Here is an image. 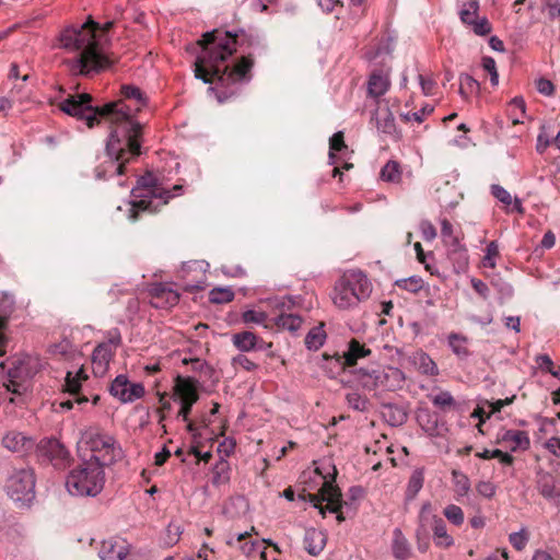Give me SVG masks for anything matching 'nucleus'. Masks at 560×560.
I'll list each match as a JSON object with an SVG mask.
<instances>
[{"instance_id":"obj_22","label":"nucleus","mask_w":560,"mask_h":560,"mask_svg":"<svg viewBox=\"0 0 560 560\" xmlns=\"http://www.w3.org/2000/svg\"><path fill=\"white\" fill-rule=\"evenodd\" d=\"M382 416L390 427H400L408 420V411L406 407L392 402H383Z\"/></svg>"},{"instance_id":"obj_33","label":"nucleus","mask_w":560,"mask_h":560,"mask_svg":"<svg viewBox=\"0 0 560 560\" xmlns=\"http://www.w3.org/2000/svg\"><path fill=\"white\" fill-rule=\"evenodd\" d=\"M447 343L453 353L462 360L467 359L471 354L467 347L468 338L462 334L451 332L447 337Z\"/></svg>"},{"instance_id":"obj_14","label":"nucleus","mask_w":560,"mask_h":560,"mask_svg":"<svg viewBox=\"0 0 560 560\" xmlns=\"http://www.w3.org/2000/svg\"><path fill=\"white\" fill-rule=\"evenodd\" d=\"M196 383L197 381L191 377H177V383L175 385V395L180 400V409L177 413V417L182 418L184 421H188L192 406L199 399Z\"/></svg>"},{"instance_id":"obj_37","label":"nucleus","mask_w":560,"mask_h":560,"mask_svg":"<svg viewBox=\"0 0 560 560\" xmlns=\"http://www.w3.org/2000/svg\"><path fill=\"white\" fill-rule=\"evenodd\" d=\"M424 482V472L423 468H417L412 471L407 489H406V500H413L418 492L422 489Z\"/></svg>"},{"instance_id":"obj_24","label":"nucleus","mask_w":560,"mask_h":560,"mask_svg":"<svg viewBox=\"0 0 560 560\" xmlns=\"http://www.w3.org/2000/svg\"><path fill=\"white\" fill-rule=\"evenodd\" d=\"M410 362L419 373L428 376H436L439 368L432 358L424 351L418 350L410 357Z\"/></svg>"},{"instance_id":"obj_43","label":"nucleus","mask_w":560,"mask_h":560,"mask_svg":"<svg viewBox=\"0 0 560 560\" xmlns=\"http://www.w3.org/2000/svg\"><path fill=\"white\" fill-rule=\"evenodd\" d=\"M234 292L229 288H214L209 292V301L212 304H224L234 300Z\"/></svg>"},{"instance_id":"obj_63","label":"nucleus","mask_w":560,"mask_h":560,"mask_svg":"<svg viewBox=\"0 0 560 560\" xmlns=\"http://www.w3.org/2000/svg\"><path fill=\"white\" fill-rule=\"evenodd\" d=\"M431 512H432L431 503L424 502L421 506V510H420V513L418 516V524H425V526L428 527V525L432 522L433 514H431Z\"/></svg>"},{"instance_id":"obj_41","label":"nucleus","mask_w":560,"mask_h":560,"mask_svg":"<svg viewBox=\"0 0 560 560\" xmlns=\"http://www.w3.org/2000/svg\"><path fill=\"white\" fill-rule=\"evenodd\" d=\"M394 284L410 293H418L423 288L424 281L419 276H411L408 278L397 279Z\"/></svg>"},{"instance_id":"obj_7","label":"nucleus","mask_w":560,"mask_h":560,"mask_svg":"<svg viewBox=\"0 0 560 560\" xmlns=\"http://www.w3.org/2000/svg\"><path fill=\"white\" fill-rule=\"evenodd\" d=\"M358 283L361 287V298H369L372 292V284L366 275L361 270H351L345 273L334 287L332 302L340 310H347L359 304L354 298L351 285Z\"/></svg>"},{"instance_id":"obj_21","label":"nucleus","mask_w":560,"mask_h":560,"mask_svg":"<svg viewBox=\"0 0 560 560\" xmlns=\"http://www.w3.org/2000/svg\"><path fill=\"white\" fill-rule=\"evenodd\" d=\"M556 477L542 469L537 472V490L547 500L560 501V489L556 487Z\"/></svg>"},{"instance_id":"obj_55","label":"nucleus","mask_w":560,"mask_h":560,"mask_svg":"<svg viewBox=\"0 0 560 560\" xmlns=\"http://www.w3.org/2000/svg\"><path fill=\"white\" fill-rule=\"evenodd\" d=\"M82 383L73 375L72 372H67L65 378V390L71 395H78L81 390Z\"/></svg>"},{"instance_id":"obj_20","label":"nucleus","mask_w":560,"mask_h":560,"mask_svg":"<svg viewBox=\"0 0 560 560\" xmlns=\"http://www.w3.org/2000/svg\"><path fill=\"white\" fill-rule=\"evenodd\" d=\"M2 446L23 457L33 448L34 441L21 432L11 431L2 436Z\"/></svg>"},{"instance_id":"obj_61","label":"nucleus","mask_w":560,"mask_h":560,"mask_svg":"<svg viewBox=\"0 0 560 560\" xmlns=\"http://www.w3.org/2000/svg\"><path fill=\"white\" fill-rule=\"evenodd\" d=\"M167 288L168 287L162 282L153 283L149 290V294L153 299L152 302H161L164 299Z\"/></svg>"},{"instance_id":"obj_1","label":"nucleus","mask_w":560,"mask_h":560,"mask_svg":"<svg viewBox=\"0 0 560 560\" xmlns=\"http://www.w3.org/2000/svg\"><path fill=\"white\" fill-rule=\"evenodd\" d=\"M199 52L194 62L195 78L205 84H213L208 88L209 93H214L219 103H224L237 92V85L250 82L252 69L255 65L252 52L244 54L230 61L237 49L265 50L266 45L258 34L244 28L225 31L214 28L206 32L197 40Z\"/></svg>"},{"instance_id":"obj_36","label":"nucleus","mask_w":560,"mask_h":560,"mask_svg":"<svg viewBox=\"0 0 560 560\" xmlns=\"http://www.w3.org/2000/svg\"><path fill=\"white\" fill-rule=\"evenodd\" d=\"M120 93L126 100H133L137 104L136 112L148 105V97L142 90L132 84L121 85Z\"/></svg>"},{"instance_id":"obj_47","label":"nucleus","mask_w":560,"mask_h":560,"mask_svg":"<svg viewBox=\"0 0 560 560\" xmlns=\"http://www.w3.org/2000/svg\"><path fill=\"white\" fill-rule=\"evenodd\" d=\"M444 516L454 525L460 526L464 523V512L462 508L450 504L444 509Z\"/></svg>"},{"instance_id":"obj_53","label":"nucleus","mask_w":560,"mask_h":560,"mask_svg":"<svg viewBox=\"0 0 560 560\" xmlns=\"http://www.w3.org/2000/svg\"><path fill=\"white\" fill-rule=\"evenodd\" d=\"M432 402L434 406L440 408H451L456 405L454 397L447 390L441 392L434 397H432Z\"/></svg>"},{"instance_id":"obj_62","label":"nucleus","mask_w":560,"mask_h":560,"mask_svg":"<svg viewBox=\"0 0 560 560\" xmlns=\"http://www.w3.org/2000/svg\"><path fill=\"white\" fill-rule=\"evenodd\" d=\"M347 145L345 143V137L342 131L335 132L331 138L329 139V149L331 151L340 152L343 149H346Z\"/></svg>"},{"instance_id":"obj_50","label":"nucleus","mask_w":560,"mask_h":560,"mask_svg":"<svg viewBox=\"0 0 560 560\" xmlns=\"http://www.w3.org/2000/svg\"><path fill=\"white\" fill-rule=\"evenodd\" d=\"M433 110H434V107L432 105L425 104L420 110L415 112L412 114H409V113L400 114V118L406 122L410 121L411 119H413L417 122H422L424 119V116L430 115L431 113H433Z\"/></svg>"},{"instance_id":"obj_28","label":"nucleus","mask_w":560,"mask_h":560,"mask_svg":"<svg viewBox=\"0 0 560 560\" xmlns=\"http://www.w3.org/2000/svg\"><path fill=\"white\" fill-rule=\"evenodd\" d=\"M432 530L435 546L450 548L454 545V539L447 534L446 524L442 517L438 515L432 516Z\"/></svg>"},{"instance_id":"obj_13","label":"nucleus","mask_w":560,"mask_h":560,"mask_svg":"<svg viewBox=\"0 0 560 560\" xmlns=\"http://www.w3.org/2000/svg\"><path fill=\"white\" fill-rule=\"evenodd\" d=\"M372 351L370 348H366L365 345L352 338L348 343V350L342 355L336 352L334 361L335 369H329V377H336V375L346 368L357 365L359 359L369 357Z\"/></svg>"},{"instance_id":"obj_19","label":"nucleus","mask_w":560,"mask_h":560,"mask_svg":"<svg viewBox=\"0 0 560 560\" xmlns=\"http://www.w3.org/2000/svg\"><path fill=\"white\" fill-rule=\"evenodd\" d=\"M447 257L453 266V271L460 275L467 271L469 266V255L465 245L460 244L459 238H452L447 242Z\"/></svg>"},{"instance_id":"obj_44","label":"nucleus","mask_w":560,"mask_h":560,"mask_svg":"<svg viewBox=\"0 0 560 560\" xmlns=\"http://www.w3.org/2000/svg\"><path fill=\"white\" fill-rule=\"evenodd\" d=\"M188 362L191 363V368L195 372L200 373L201 375H205L208 378H211L214 374V369L209 365L205 360L201 359H184L183 363L187 364Z\"/></svg>"},{"instance_id":"obj_18","label":"nucleus","mask_w":560,"mask_h":560,"mask_svg":"<svg viewBox=\"0 0 560 560\" xmlns=\"http://www.w3.org/2000/svg\"><path fill=\"white\" fill-rule=\"evenodd\" d=\"M323 500H327L328 505L326 509L330 513H336L337 521L339 523L345 521V516L340 509L342 508L343 501L341 499V491L338 486L335 485V476L331 480L325 479L323 482Z\"/></svg>"},{"instance_id":"obj_29","label":"nucleus","mask_w":560,"mask_h":560,"mask_svg":"<svg viewBox=\"0 0 560 560\" xmlns=\"http://www.w3.org/2000/svg\"><path fill=\"white\" fill-rule=\"evenodd\" d=\"M497 442H513L515 445L511 448L512 452H516L517 450L526 451L530 447V440L527 432L518 430H505L498 436Z\"/></svg>"},{"instance_id":"obj_12","label":"nucleus","mask_w":560,"mask_h":560,"mask_svg":"<svg viewBox=\"0 0 560 560\" xmlns=\"http://www.w3.org/2000/svg\"><path fill=\"white\" fill-rule=\"evenodd\" d=\"M121 345V335L118 328H113L106 332V341L98 343L92 353L94 374H103L108 366L109 361L115 354V349Z\"/></svg>"},{"instance_id":"obj_39","label":"nucleus","mask_w":560,"mask_h":560,"mask_svg":"<svg viewBox=\"0 0 560 560\" xmlns=\"http://www.w3.org/2000/svg\"><path fill=\"white\" fill-rule=\"evenodd\" d=\"M381 178L388 183H399L401 179V168L397 161H388L381 170Z\"/></svg>"},{"instance_id":"obj_32","label":"nucleus","mask_w":560,"mask_h":560,"mask_svg":"<svg viewBox=\"0 0 560 560\" xmlns=\"http://www.w3.org/2000/svg\"><path fill=\"white\" fill-rule=\"evenodd\" d=\"M16 305L12 294L2 292V357L5 354L4 347L7 346L8 338L4 334L7 323L11 315L15 312Z\"/></svg>"},{"instance_id":"obj_49","label":"nucleus","mask_w":560,"mask_h":560,"mask_svg":"<svg viewBox=\"0 0 560 560\" xmlns=\"http://www.w3.org/2000/svg\"><path fill=\"white\" fill-rule=\"evenodd\" d=\"M482 68L490 74V82L492 85H498L499 73L497 70L495 60L492 57L485 56L481 60Z\"/></svg>"},{"instance_id":"obj_52","label":"nucleus","mask_w":560,"mask_h":560,"mask_svg":"<svg viewBox=\"0 0 560 560\" xmlns=\"http://www.w3.org/2000/svg\"><path fill=\"white\" fill-rule=\"evenodd\" d=\"M267 313L262 311L247 310L242 314V320L245 324H264L267 319Z\"/></svg>"},{"instance_id":"obj_3","label":"nucleus","mask_w":560,"mask_h":560,"mask_svg":"<svg viewBox=\"0 0 560 560\" xmlns=\"http://www.w3.org/2000/svg\"><path fill=\"white\" fill-rule=\"evenodd\" d=\"M114 24V21L101 24L89 15L81 25L71 24L60 32L58 37L60 47L69 51H80L77 57L68 60L73 74L89 77L113 65V61L102 52L101 46L107 42V33Z\"/></svg>"},{"instance_id":"obj_10","label":"nucleus","mask_w":560,"mask_h":560,"mask_svg":"<svg viewBox=\"0 0 560 560\" xmlns=\"http://www.w3.org/2000/svg\"><path fill=\"white\" fill-rule=\"evenodd\" d=\"M36 457L40 465H51L63 470L71 462L68 448L56 438H44L36 445Z\"/></svg>"},{"instance_id":"obj_54","label":"nucleus","mask_w":560,"mask_h":560,"mask_svg":"<svg viewBox=\"0 0 560 560\" xmlns=\"http://www.w3.org/2000/svg\"><path fill=\"white\" fill-rule=\"evenodd\" d=\"M472 26V31L478 36H486L491 33L492 26L487 18H482L479 20H475L474 23L470 24Z\"/></svg>"},{"instance_id":"obj_9","label":"nucleus","mask_w":560,"mask_h":560,"mask_svg":"<svg viewBox=\"0 0 560 560\" xmlns=\"http://www.w3.org/2000/svg\"><path fill=\"white\" fill-rule=\"evenodd\" d=\"M84 441L92 455L101 457V464L104 467L110 466L124 457V451L113 435L86 431Z\"/></svg>"},{"instance_id":"obj_45","label":"nucleus","mask_w":560,"mask_h":560,"mask_svg":"<svg viewBox=\"0 0 560 560\" xmlns=\"http://www.w3.org/2000/svg\"><path fill=\"white\" fill-rule=\"evenodd\" d=\"M452 477H453V481H454L457 492L460 495L467 494L468 491L470 490L469 478L464 472H462L459 470H453Z\"/></svg>"},{"instance_id":"obj_26","label":"nucleus","mask_w":560,"mask_h":560,"mask_svg":"<svg viewBox=\"0 0 560 560\" xmlns=\"http://www.w3.org/2000/svg\"><path fill=\"white\" fill-rule=\"evenodd\" d=\"M304 548L311 556L319 555L326 545V535L315 528L306 529L304 535Z\"/></svg>"},{"instance_id":"obj_31","label":"nucleus","mask_w":560,"mask_h":560,"mask_svg":"<svg viewBox=\"0 0 560 560\" xmlns=\"http://www.w3.org/2000/svg\"><path fill=\"white\" fill-rule=\"evenodd\" d=\"M325 323L320 322L317 326L310 329L304 339V345L310 351H317L326 341Z\"/></svg>"},{"instance_id":"obj_48","label":"nucleus","mask_w":560,"mask_h":560,"mask_svg":"<svg viewBox=\"0 0 560 560\" xmlns=\"http://www.w3.org/2000/svg\"><path fill=\"white\" fill-rule=\"evenodd\" d=\"M509 541L517 551L523 550L528 541V534L526 529L522 528L520 532L510 534Z\"/></svg>"},{"instance_id":"obj_38","label":"nucleus","mask_w":560,"mask_h":560,"mask_svg":"<svg viewBox=\"0 0 560 560\" xmlns=\"http://www.w3.org/2000/svg\"><path fill=\"white\" fill-rule=\"evenodd\" d=\"M376 127L378 131L385 135L394 136L396 139L401 138V133L396 127L395 117L389 109L386 110L384 118L377 119Z\"/></svg>"},{"instance_id":"obj_59","label":"nucleus","mask_w":560,"mask_h":560,"mask_svg":"<svg viewBox=\"0 0 560 560\" xmlns=\"http://www.w3.org/2000/svg\"><path fill=\"white\" fill-rule=\"evenodd\" d=\"M206 288V276L203 273H201L200 278L192 281V282H188V281H185L182 285V289L186 292H199V291H202L205 290Z\"/></svg>"},{"instance_id":"obj_60","label":"nucleus","mask_w":560,"mask_h":560,"mask_svg":"<svg viewBox=\"0 0 560 560\" xmlns=\"http://www.w3.org/2000/svg\"><path fill=\"white\" fill-rule=\"evenodd\" d=\"M420 231H421V234H422V237H423L424 241H429L430 242V241H433L436 237V229L428 220H422L420 222Z\"/></svg>"},{"instance_id":"obj_57","label":"nucleus","mask_w":560,"mask_h":560,"mask_svg":"<svg viewBox=\"0 0 560 560\" xmlns=\"http://www.w3.org/2000/svg\"><path fill=\"white\" fill-rule=\"evenodd\" d=\"M476 490L480 495L491 499L495 494L497 487L491 481H479L476 486Z\"/></svg>"},{"instance_id":"obj_15","label":"nucleus","mask_w":560,"mask_h":560,"mask_svg":"<svg viewBox=\"0 0 560 560\" xmlns=\"http://www.w3.org/2000/svg\"><path fill=\"white\" fill-rule=\"evenodd\" d=\"M109 393L122 404L133 402L144 396L145 389L141 383H130L127 375L119 374L110 383Z\"/></svg>"},{"instance_id":"obj_16","label":"nucleus","mask_w":560,"mask_h":560,"mask_svg":"<svg viewBox=\"0 0 560 560\" xmlns=\"http://www.w3.org/2000/svg\"><path fill=\"white\" fill-rule=\"evenodd\" d=\"M416 419L429 436H444L448 432L446 421L438 412L431 411L429 408H418Z\"/></svg>"},{"instance_id":"obj_51","label":"nucleus","mask_w":560,"mask_h":560,"mask_svg":"<svg viewBox=\"0 0 560 560\" xmlns=\"http://www.w3.org/2000/svg\"><path fill=\"white\" fill-rule=\"evenodd\" d=\"M232 365L240 366L247 372H254L259 368V365L256 362H254L243 353H240L232 359Z\"/></svg>"},{"instance_id":"obj_6","label":"nucleus","mask_w":560,"mask_h":560,"mask_svg":"<svg viewBox=\"0 0 560 560\" xmlns=\"http://www.w3.org/2000/svg\"><path fill=\"white\" fill-rule=\"evenodd\" d=\"M36 478L27 466L13 468L5 479L4 490L18 508H30L35 499Z\"/></svg>"},{"instance_id":"obj_64","label":"nucleus","mask_w":560,"mask_h":560,"mask_svg":"<svg viewBox=\"0 0 560 560\" xmlns=\"http://www.w3.org/2000/svg\"><path fill=\"white\" fill-rule=\"evenodd\" d=\"M536 89L540 94L550 96L555 91V85L550 80L546 78H539L536 81Z\"/></svg>"},{"instance_id":"obj_11","label":"nucleus","mask_w":560,"mask_h":560,"mask_svg":"<svg viewBox=\"0 0 560 560\" xmlns=\"http://www.w3.org/2000/svg\"><path fill=\"white\" fill-rule=\"evenodd\" d=\"M355 375L357 381L361 384L364 389L374 390L380 386H387L389 378L395 380L398 383L405 381V374L397 368L389 369V373L378 368L368 369L360 368L352 372Z\"/></svg>"},{"instance_id":"obj_5","label":"nucleus","mask_w":560,"mask_h":560,"mask_svg":"<svg viewBox=\"0 0 560 560\" xmlns=\"http://www.w3.org/2000/svg\"><path fill=\"white\" fill-rule=\"evenodd\" d=\"M101 464V457L91 455L83 459L67 476L66 487L71 495L96 497L102 492L105 485V470Z\"/></svg>"},{"instance_id":"obj_27","label":"nucleus","mask_w":560,"mask_h":560,"mask_svg":"<svg viewBox=\"0 0 560 560\" xmlns=\"http://www.w3.org/2000/svg\"><path fill=\"white\" fill-rule=\"evenodd\" d=\"M392 553L397 560H408L411 556V547L400 528L393 530Z\"/></svg>"},{"instance_id":"obj_30","label":"nucleus","mask_w":560,"mask_h":560,"mask_svg":"<svg viewBox=\"0 0 560 560\" xmlns=\"http://www.w3.org/2000/svg\"><path fill=\"white\" fill-rule=\"evenodd\" d=\"M258 336L249 330L235 332L232 336L233 346L241 352H250L257 349Z\"/></svg>"},{"instance_id":"obj_46","label":"nucleus","mask_w":560,"mask_h":560,"mask_svg":"<svg viewBox=\"0 0 560 560\" xmlns=\"http://www.w3.org/2000/svg\"><path fill=\"white\" fill-rule=\"evenodd\" d=\"M179 293L168 287L164 299L161 302H151V304L156 308H168L176 305L179 302Z\"/></svg>"},{"instance_id":"obj_56","label":"nucleus","mask_w":560,"mask_h":560,"mask_svg":"<svg viewBox=\"0 0 560 560\" xmlns=\"http://www.w3.org/2000/svg\"><path fill=\"white\" fill-rule=\"evenodd\" d=\"M299 497L302 500H307L308 502H311L314 505V508L318 509L319 513L323 516H325L326 508L322 506V504H320L324 501L323 500V487L320 488L319 493H317V494L303 493V494H300Z\"/></svg>"},{"instance_id":"obj_17","label":"nucleus","mask_w":560,"mask_h":560,"mask_svg":"<svg viewBox=\"0 0 560 560\" xmlns=\"http://www.w3.org/2000/svg\"><path fill=\"white\" fill-rule=\"evenodd\" d=\"M98 555L102 560H135L130 555V545L125 539L104 540Z\"/></svg>"},{"instance_id":"obj_4","label":"nucleus","mask_w":560,"mask_h":560,"mask_svg":"<svg viewBox=\"0 0 560 560\" xmlns=\"http://www.w3.org/2000/svg\"><path fill=\"white\" fill-rule=\"evenodd\" d=\"M172 196L168 189L159 186L158 178L151 172H147L137 179V185L131 189L129 219L138 220L141 212H159Z\"/></svg>"},{"instance_id":"obj_40","label":"nucleus","mask_w":560,"mask_h":560,"mask_svg":"<svg viewBox=\"0 0 560 560\" xmlns=\"http://www.w3.org/2000/svg\"><path fill=\"white\" fill-rule=\"evenodd\" d=\"M459 94L464 98H468L470 94L479 93L480 84L479 82L467 73H463L459 77Z\"/></svg>"},{"instance_id":"obj_35","label":"nucleus","mask_w":560,"mask_h":560,"mask_svg":"<svg viewBox=\"0 0 560 560\" xmlns=\"http://www.w3.org/2000/svg\"><path fill=\"white\" fill-rule=\"evenodd\" d=\"M230 469L229 462L220 458L212 468V485L218 488L228 485L230 482Z\"/></svg>"},{"instance_id":"obj_23","label":"nucleus","mask_w":560,"mask_h":560,"mask_svg":"<svg viewBox=\"0 0 560 560\" xmlns=\"http://www.w3.org/2000/svg\"><path fill=\"white\" fill-rule=\"evenodd\" d=\"M388 74L381 69L374 70L368 80V93L373 97L384 95L389 88Z\"/></svg>"},{"instance_id":"obj_8","label":"nucleus","mask_w":560,"mask_h":560,"mask_svg":"<svg viewBox=\"0 0 560 560\" xmlns=\"http://www.w3.org/2000/svg\"><path fill=\"white\" fill-rule=\"evenodd\" d=\"M37 373L36 361L30 355H22L14 358L11 362V366L8 369L7 376L8 383L2 382V387L5 388L2 392L4 394L12 393L21 397V395L27 389V382Z\"/></svg>"},{"instance_id":"obj_25","label":"nucleus","mask_w":560,"mask_h":560,"mask_svg":"<svg viewBox=\"0 0 560 560\" xmlns=\"http://www.w3.org/2000/svg\"><path fill=\"white\" fill-rule=\"evenodd\" d=\"M30 78V68L26 65H19L18 62H12L10 65L7 80L8 83H12L11 92L14 90L16 93H21L24 86V82H26Z\"/></svg>"},{"instance_id":"obj_58","label":"nucleus","mask_w":560,"mask_h":560,"mask_svg":"<svg viewBox=\"0 0 560 560\" xmlns=\"http://www.w3.org/2000/svg\"><path fill=\"white\" fill-rule=\"evenodd\" d=\"M491 194L504 205L509 206L512 203L511 194L505 188L498 184L491 186Z\"/></svg>"},{"instance_id":"obj_34","label":"nucleus","mask_w":560,"mask_h":560,"mask_svg":"<svg viewBox=\"0 0 560 560\" xmlns=\"http://www.w3.org/2000/svg\"><path fill=\"white\" fill-rule=\"evenodd\" d=\"M273 322L277 327L295 334L301 328L303 318L298 314L281 313Z\"/></svg>"},{"instance_id":"obj_2","label":"nucleus","mask_w":560,"mask_h":560,"mask_svg":"<svg viewBox=\"0 0 560 560\" xmlns=\"http://www.w3.org/2000/svg\"><path fill=\"white\" fill-rule=\"evenodd\" d=\"M59 109L85 121L89 128L98 125L103 119L113 125L105 147L107 160L94 170L96 179L106 180L125 174L126 164L129 162L126 154L131 158L141 154L142 125L132 119L131 108L122 100L96 105L91 94L74 93L59 103Z\"/></svg>"},{"instance_id":"obj_42","label":"nucleus","mask_w":560,"mask_h":560,"mask_svg":"<svg viewBox=\"0 0 560 560\" xmlns=\"http://www.w3.org/2000/svg\"><path fill=\"white\" fill-rule=\"evenodd\" d=\"M346 401L351 409L360 412L368 411L370 405L369 398L357 392L348 393L346 395Z\"/></svg>"}]
</instances>
